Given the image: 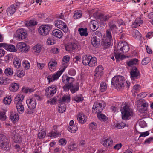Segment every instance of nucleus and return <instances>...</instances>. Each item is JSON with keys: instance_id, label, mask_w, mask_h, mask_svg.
Instances as JSON below:
<instances>
[{"instance_id": "obj_1", "label": "nucleus", "mask_w": 153, "mask_h": 153, "mask_svg": "<svg viewBox=\"0 0 153 153\" xmlns=\"http://www.w3.org/2000/svg\"><path fill=\"white\" fill-rule=\"evenodd\" d=\"M117 50L114 52V56L117 60H122L126 58V56L122 53H126L127 52L129 49V47L128 44L125 42H119L117 46Z\"/></svg>"}, {"instance_id": "obj_2", "label": "nucleus", "mask_w": 153, "mask_h": 153, "mask_svg": "<svg viewBox=\"0 0 153 153\" xmlns=\"http://www.w3.org/2000/svg\"><path fill=\"white\" fill-rule=\"evenodd\" d=\"M122 118L123 120H128L133 115L132 109L127 105H126L122 107L120 109Z\"/></svg>"}, {"instance_id": "obj_3", "label": "nucleus", "mask_w": 153, "mask_h": 153, "mask_svg": "<svg viewBox=\"0 0 153 153\" xmlns=\"http://www.w3.org/2000/svg\"><path fill=\"white\" fill-rule=\"evenodd\" d=\"M25 96L23 95L18 94L14 98V102L18 112L20 114L22 113L24 111L23 105L22 104Z\"/></svg>"}, {"instance_id": "obj_4", "label": "nucleus", "mask_w": 153, "mask_h": 153, "mask_svg": "<svg viewBox=\"0 0 153 153\" xmlns=\"http://www.w3.org/2000/svg\"><path fill=\"white\" fill-rule=\"evenodd\" d=\"M10 141L4 135L0 134V148L8 151L10 149Z\"/></svg>"}, {"instance_id": "obj_5", "label": "nucleus", "mask_w": 153, "mask_h": 153, "mask_svg": "<svg viewBox=\"0 0 153 153\" xmlns=\"http://www.w3.org/2000/svg\"><path fill=\"white\" fill-rule=\"evenodd\" d=\"M111 82L112 85L114 86H123L126 85L124 78L121 76H114Z\"/></svg>"}, {"instance_id": "obj_6", "label": "nucleus", "mask_w": 153, "mask_h": 153, "mask_svg": "<svg viewBox=\"0 0 153 153\" xmlns=\"http://www.w3.org/2000/svg\"><path fill=\"white\" fill-rule=\"evenodd\" d=\"M101 39L102 36L101 33L97 31L92 35L91 39V43L93 46L97 47L100 45Z\"/></svg>"}, {"instance_id": "obj_7", "label": "nucleus", "mask_w": 153, "mask_h": 153, "mask_svg": "<svg viewBox=\"0 0 153 153\" xmlns=\"http://www.w3.org/2000/svg\"><path fill=\"white\" fill-rule=\"evenodd\" d=\"M11 132V137L14 142L20 143L22 142V139L21 137L22 135V132L19 131L18 129L13 130Z\"/></svg>"}, {"instance_id": "obj_8", "label": "nucleus", "mask_w": 153, "mask_h": 153, "mask_svg": "<svg viewBox=\"0 0 153 153\" xmlns=\"http://www.w3.org/2000/svg\"><path fill=\"white\" fill-rule=\"evenodd\" d=\"M106 106V104L103 101L94 103L92 108L93 112L96 111L97 114L101 113Z\"/></svg>"}, {"instance_id": "obj_9", "label": "nucleus", "mask_w": 153, "mask_h": 153, "mask_svg": "<svg viewBox=\"0 0 153 153\" xmlns=\"http://www.w3.org/2000/svg\"><path fill=\"white\" fill-rule=\"evenodd\" d=\"M66 68V66H64L63 68L60 70H59L54 74L48 76L47 77V79L48 80V82L50 83L55 80H57L65 70Z\"/></svg>"}, {"instance_id": "obj_10", "label": "nucleus", "mask_w": 153, "mask_h": 153, "mask_svg": "<svg viewBox=\"0 0 153 153\" xmlns=\"http://www.w3.org/2000/svg\"><path fill=\"white\" fill-rule=\"evenodd\" d=\"M51 29V26L50 25H42L39 27V32L41 35L46 36L49 33Z\"/></svg>"}, {"instance_id": "obj_11", "label": "nucleus", "mask_w": 153, "mask_h": 153, "mask_svg": "<svg viewBox=\"0 0 153 153\" xmlns=\"http://www.w3.org/2000/svg\"><path fill=\"white\" fill-rule=\"evenodd\" d=\"M16 46L19 51L22 53H26L29 51L28 46L24 42H19Z\"/></svg>"}, {"instance_id": "obj_12", "label": "nucleus", "mask_w": 153, "mask_h": 153, "mask_svg": "<svg viewBox=\"0 0 153 153\" xmlns=\"http://www.w3.org/2000/svg\"><path fill=\"white\" fill-rule=\"evenodd\" d=\"M55 26L62 30L65 32L68 31V28L66 24L60 20H56L55 23Z\"/></svg>"}, {"instance_id": "obj_13", "label": "nucleus", "mask_w": 153, "mask_h": 153, "mask_svg": "<svg viewBox=\"0 0 153 153\" xmlns=\"http://www.w3.org/2000/svg\"><path fill=\"white\" fill-rule=\"evenodd\" d=\"M55 87H48L45 90V94L48 98L52 97L56 93L57 90Z\"/></svg>"}, {"instance_id": "obj_14", "label": "nucleus", "mask_w": 153, "mask_h": 153, "mask_svg": "<svg viewBox=\"0 0 153 153\" xmlns=\"http://www.w3.org/2000/svg\"><path fill=\"white\" fill-rule=\"evenodd\" d=\"M106 37L104 40V44L106 45H110L112 40V34L110 30L108 29L106 31Z\"/></svg>"}, {"instance_id": "obj_15", "label": "nucleus", "mask_w": 153, "mask_h": 153, "mask_svg": "<svg viewBox=\"0 0 153 153\" xmlns=\"http://www.w3.org/2000/svg\"><path fill=\"white\" fill-rule=\"evenodd\" d=\"M16 34L18 39L19 40L24 39L26 38V31L22 28L17 30L16 31Z\"/></svg>"}, {"instance_id": "obj_16", "label": "nucleus", "mask_w": 153, "mask_h": 153, "mask_svg": "<svg viewBox=\"0 0 153 153\" xmlns=\"http://www.w3.org/2000/svg\"><path fill=\"white\" fill-rule=\"evenodd\" d=\"M26 102L30 109H33L36 107V102L35 99L32 98L30 100H27Z\"/></svg>"}, {"instance_id": "obj_17", "label": "nucleus", "mask_w": 153, "mask_h": 153, "mask_svg": "<svg viewBox=\"0 0 153 153\" xmlns=\"http://www.w3.org/2000/svg\"><path fill=\"white\" fill-rule=\"evenodd\" d=\"M130 74L131 77L133 79H137L140 76V73L138 70L135 67L132 68Z\"/></svg>"}, {"instance_id": "obj_18", "label": "nucleus", "mask_w": 153, "mask_h": 153, "mask_svg": "<svg viewBox=\"0 0 153 153\" xmlns=\"http://www.w3.org/2000/svg\"><path fill=\"white\" fill-rule=\"evenodd\" d=\"M62 80L68 84L67 86H73V82L74 80V79L73 78L69 77L67 76H63Z\"/></svg>"}, {"instance_id": "obj_19", "label": "nucleus", "mask_w": 153, "mask_h": 153, "mask_svg": "<svg viewBox=\"0 0 153 153\" xmlns=\"http://www.w3.org/2000/svg\"><path fill=\"white\" fill-rule=\"evenodd\" d=\"M113 142L111 138H105L102 139L101 143L105 147H107L111 145Z\"/></svg>"}, {"instance_id": "obj_20", "label": "nucleus", "mask_w": 153, "mask_h": 153, "mask_svg": "<svg viewBox=\"0 0 153 153\" xmlns=\"http://www.w3.org/2000/svg\"><path fill=\"white\" fill-rule=\"evenodd\" d=\"M103 68L102 66L101 65H99L97 66L96 68L95 71V76H101L103 74Z\"/></svg>"}, {"instance_id": "obj_21", "label": "nucleus", "mask_w": 153, "mask_h": 153, "mask_svg": "<svg viewBox=\"0 0 153 153\" xmlns=\"http://www.w3.org/2000/svg\"><path fill=\"white\" fill-rule=\"evenodd\" d=\"M77 48V45L75 43H69L65 47L66 51L71 52L74 51Z\"/></svg>"}, {"instance_id": "obj_22", "label": "nucleus", "mask_w": 153, "mask_h": 153, "mask_svg": "<svg viewBox=\"0 0 153 153\" xmlns=\"http://www.w3.org/2000/svg\"><path fill=\"white\" fill-rule=\"evenodd\" d=\"M57 62L56 61H50L48 63V68L50 71L53 72L56 69Z\"/></svg>"}, {"instance_id": "obj_23", "label": "nucleus", "mask_w": 153, "mask_h": 153, "mask_svg": "<svg viewBox=\"0 0 153 153\" xmlns=\"http://www.w3.org/2000/svg\"><path fill=\"white\" fill-rule=\"evenodd\" d=\"M59 103L61 104L65 103L66 102H69L70 101V97L69 95H64L62 98L59 100Z\"/></svg>"}, {"instance_id": "obj_24", "label": "nucleus", "mask_w": 153, "mask_h": 153, "mask_svg": "<svg viewBox=\"0 0 153 153\" xmlns=\"http://www.w3.org/2000/svg\"><path fill=\"white\" fill-rule=\"evenodd\" d=\"M140 101L141 102L143 103V104H142L140 107L139 111L140 112L142 113L144 112L145 111L147 110L148 104L144 100H141Z\"/></svg>"}, {"instance_id": "obj_25", "label": "nucleus", "mask_w": 153, "mask_h": 153, "mask_svg": "<svg viewBox=\"0 0 153 153\" xmlns=\"http://www.w3.org/2000/svg\"><path fill=\"white\" fill-rule=\"evenodd\" d=\"M16 7V5L13 4L9 7L7 10V14L9 16L13 15L15 12Z\"/></svg>"}, {"instance_id": "obj_26", "label": "nucleus", "mask_w": 153, "mask_h": 153, "mask_svg": "<svg viewBox=\"0 0 153 153\" xmlns=\"http://www.w3.org/2000/svg\"><path fill=\"white\" fill-rule=\"evenodd\" d=\"M77 119L80 123H84L87 120V117L82 113H80L77 116Z\"/></svg>"}, {"instance_id": "obj_27", "label": "nucleus", "mask_w": 153, "mask_h": 153, "mask_svg": "<svg viewBox=\"0 0 153 153\" xmlns=\"http://www.w3.org/2000/svg\"><path fill=\"white\" fill-rule=\"evenodd\" d=\"M143 22V20L140 18H137L133 23L132 27L133 28H137Z\"/></svg>"}, {"instance_id": "obj_28", "label": "nucleus", "mask_w": 153, "mask_h": 153, "mask_svg": "<svg viewBox=\"0 0 153 153\" xmlns=\"http://www.w3.org/2000/svg\"><path fill=\"white\" fill-rule=\"evenodd\" d=\"M10 117L11 120L14 123L17 122L19 119L18 114L14 112H12L10 113Z\"/></svg>"}, {"instance_id": "obj_29", "label": "nucleus", "mask_w": 153, "mask_h": 153, "mask_svg": "<svg viewBox=\"0 0 153 153\" xmlns=\"http://www.w3.org/2000/svg\"><path fill=\"white\" fill-rule=\"evenodd\" d=\"M139 60L136 58H133L131 59L129 61H128L126 62V63L127 65L130 67H131L134 65L138 64Z\"/></svg>"}, {"instance_id": "obj_30", "label": "nucleus", "mask_w": 153, "mask_h": 153, "mask_svg": "<svg viewBox=\"0 0 153 153\" xmlns=\"http://www.w3.org/2000/svg\"><path fill=\"white\" fill-rule=\"evenodd\" d=\"M5 49L11 52H14L17 51L15 46L11 44L7 43Z\"/></svg>"}, {"instance_id": "obj_31", "label": "nucleus", "mask_w": 153, "mask_h": 153, "mask_svg": "<svg viewBox=\"0 0 153 153\" xmlns=\"http://www.w3.org/2000/svg\"><path fill=\"white\" fill-rule=\"evenodd\" d=\"M52 33L53 36L59 38H61L62 36V31L58 29L54 30L52 32Z\"/></svg>"}, {"instance_id": "obj_32", "label": "nucleus", "mask_w": 153, "mask_h": 153, "mask_svg": "<svg viewBox=\"0 0 153 153\" xmlns=\"http://www.w3.org/2000/svg\"><path fill=\"white\" fill-rule=\"evenodd\" d=\"M112 16L111 14L104 15L101 14L99 16V19L102 21H105L108 20L112 17Z\"/></svg>"}, {"instance_id": "obj_33", "label": "nucleus", "mask_w": 153, "mask_h": 153, "mask_svg": "<svg viewBox=\"0 0 153 153\" xmlns=\"http://www.w3.org/2000/svg\"><path fill=\"white\" fill-rule=\"evenodd\" d=\"M116 22L113 20L111 21L108 23V25L110 29L112 31L115 30L117 29V27L116 25Z\"/></svg>"}, {"instance_id": "obj_34", "label": "nucleus", "mask_w": 153, "mask_h": 153, "mask_svg": "<svg viewBox=\"0 0 153 153\" xmlns=\"http://www.w3.org/2000/svg\"><path fill=\"white\" fill-rule=\"evenodd\" d=\"M91 56L85 55L82 57V62L83 64L85 65H88Z\"/></svg>"}, {"instance_id": "obj_35", "label": "nucleus", "mask_w": 153, "mask_h": 153, "mask_svg": "<svg viewBox=\"0 0 153 153\" xmlns=\"http://www.w3.org/2000/svg\"><path fill=\"white\" fill-rule=\"evenodd\" d=\"M97 114L98 118L101 121L105 122L108 121V118L104 114L99 113Z\"/></svg>"}, {"instance_id": "obj_36", "label": "nucleus", "mask_w": 153, "mask_h": 153, "mask_svg": "<svg viewBox=\"0 0 153 153\" xmlns=\"http://www.w3.org/2000/svg\"><path fill=\"white\" fill-rule=\"evenodd\" d=\"M97 65V58L94 57H90L88 65L90 67H94Z\"/></svg>"}, {"instance_id": "obj_37", "label": "nucleus", "mask_w": 153, "mask_h": 153, "mask_svg": "<svg viewBox=\"0 0 153 153\" xmlns=\"http://www.w3.org/2000/svg\"><path fill=\"white\" fill-rule=\"evenodd\" d=\"M26 26L27 27L33 26L37 24L36 22L33 20H30L29 21H27L25 22Z\"/></svg>"}, {"instance_id": "obj_38", "label": "nucleus", "mask_w": 153, "mask_h": 153, "mask_svg": "<svg viewBox=\"0 0 153 153\" xmlns=\"http://www.w3.org/2000/svg\"><path fill=\"white\" fill-rule=\"evenodd\" d=\"M87 30V28H80L78 29V31L81 36H87L88 35Z\"/></svg>"}, {"instance_id": "obj_39", "label": "nucleus", "mask_w": 153, "mask_h": 153, "mask_svg": "<svg viewBox=\"0 0 153 153\" xmlns=\"http://www.w3.org/2000/svg\"><path fill=\"white\" fill-rule=\"evenodd\" d=\"M33 51L36 54H38L39 53L41 50V46L40 45H36L34 46L33 48Z\"/></svg>"}, {"instance_id": "obj_40", "label": "nucleus", "mask_w": 153, "mask_h": 153, "mask_svg": "<svg viewBox=\"0 0 153 153\" xmlns=\"http://www.w3.org/2000/svg\"><path fill=\"white\" fill-rule=\"evenodd\" d=\"M78 146L75 143H71L68 146V149L70 151H76Z\"/></svg>"}, {"instance_id": "obj_41", "label": "nucleus", "mask_w": 153, "mask_h": 153, "mask_svg": "<svg viewBox=\"0 0 153 153\" xmlns=\"http://www.w3.org/2000/svg\"><path fill=\"white\" fill-rule=\"evenodd\" d=\"M4 72L6 76H11L13 74V69L12 68L8 67L5 69Z\"/></svg>"}, {"instance_id": "obj_42", "label": "nucleus", "mask_w": 153, "mask_h": 153, "mask_svg": "<svg viewBox=\"0 0 153 153\" xmlns=\"http://www.w3.org/2000/svg\"><path fill=\"white\" fill-rule=\"evenodd\" d=\"M133 37L135 39L139 40L141 36V34L137 30H134L132 33Z\"/></svg>"}, {"instance_id": "obj_43", "label": "nucleus", "mask_w": 153, "mask_h": 153, "mask_svg": "<svg viewBox=\"0 0 153 153\" xmlns=\"http://www.w3.org/2000/svg\"><path fill=\"white\" fill-rule=\"evenodd\" d=\"M82 15V12L81 10H77L75 11L73 17L74 19H77L81 17Z\"/></svg>"}, {"instance_id": "obj_44", "label": "nucleus", "mask_w": 153, "mask_h": 153, "mask_svg": "<svg viewBox=\"0 0 153 153\" xmlns=\"http://www.w3.org/2000/svg\"><path fill=\"white\" fill-rule=\"evenodd\" d=\"M97 25V22L95 20H93L90 22V26L91 28L93 30H95L97 29L96 25Z\"/></svg>"}, {"instance_id": "obj_45", "label": "nucleus", "mask_w": 153, "mask_h": 153, "mask_svg": "<svg viewBox=\"0 0 153 153\" xmlns=\"http://www.w3.org/2000/svg\"><path fill=\"white\" fill-rule=\"evenodd\" d=\"M78 128V127L75 125L69 126L68 128V131L72 133L75 132L77 130Z\"/></svg>"}, {"instance_id": "obj_46", "label": "nucleus", "mask_w": 153, "mask_h": 153, "mask_svg": "<svg viewBox=\"0 0 153 153\" xmlns=\"http://www.w3.org/2000/svg\"><path fill=\"white\" fill-rule=\"evenodd\" d=\"M12 101L11 99V97L10 96L8 97H6L4 98L3 100V102L5 105H9L10 104Z\"/></svg>"}, {"instance_id": "obj_47", "label": "nucleus", "mask_w": 153, "mask_h": 153, "mask_svg": "<svg viewBox=\"0 0 153 153\" xmlns=\"http://www.w3.org/2000/svg\"><path fill=\"white\" fill-rule=\"evenodd\" d=\"M13 58V56L11 54H7L5 57L4 60L6 63H8L12 60Z\"/></svg>"}, {"instance_id": "obj_48", "label": "nucleus", "mask_w": 153, "mask_h": 153, "mask_svg": "<svg viewBox=\"0 0 153 153\" xmlns=\"http://www.w3.org/2000/svg\"><path fill=\"white\" fill-rule=\"evenodd\" d=\"M50 136L52 137H56L60 136L61 134L59 132H56V131H55V132L52 131L50 133Z\"/></svg>"}, {"instance_id": "obj_49", "label": "nucleus", "mask_w": 153, "mask_h": 153, "mask_svg": "<svg viewBox=\"0 0 153 153\" xmlns=\"http://www.w3.org/2000/svg\"><path fill=\"white\" fill-rule=\"evenodd\" d=\"M126 124L123 122L119 123H117L115 125L116 127L119 129H122L125 126Z\"/></svg>"}, {"instance_id": "obj_50", "label": "nucleus", "mask_w": 153, "mask_h": 153, "mask_svg": "<svg viewBox=\"0 0 153 153\" xmlns=\"http://www.w3.org/2000/svg\"><path fill=\"white\" fill-rule=\"evenodd\" d=\"M151 61L149 57H146L144 58L142 61V64L143 65H146L149 63Z\"/></svg>"}, {"instance_id": "obj_51", "label": "nucleus", "mask_w": 153, "mask_h": 153, "mask_svg": "<svg viewBox=\"0 0 153 153\" xmlns=\"http://www.w3.org/2000/svg\"><path fill=\"white\" fill-rule=\"evenodd\" d=\"M70 56L68 55L65 56H64L62 63L63 64H65V63H68L70 60Z\"/></svg>"}, {"instance_id": "obj_52", "label": "nucleus", "mask_w": 153, "mask_h": 153, "mask_svg": "<svg viewBox=\"0 0 153 153\" xmlns=\"http://www.w3.org/2000/svg\"><path fill=\"white\" fill-rule=\"evenodd\" d=\"M47 43L48 45H53L55 43V41L51 38H48L47 41Z\"/></svg>"}, {"instance_id": "obj_53", "label": "nucleus", "mask_w": 153, "mask_h": 153, "mask_svg": "<svg viewBox=\"0 0 153 153\" xmlns=\"http://www.w3.org/2000/svg\"><path fill=\"white\" fill-rule=\"evenodd\" d=\"M22 65L23 67L26 69H29L30 66V63L27 61L25 60L22 62Z\"/></svg>"}, {"instance_id": "obj_54", "label": "nucleus", "mask_w": 153, "mask_h": 153, "mask_svg": "<svg viewBox=\"0 0 153 153\" xmlns=\"http://www.w3.org/2000/svg\"><path fill=\"white\" fill-rule=\"evenodd\" d=\"M8 79L5 77H0V85H5Z\"/></svg>"}, {"instance_id": "obj_55", "label": "nucleus", "mask_w": 153, "mask_h": 153, "mask_svg": "<svg viewBox=\"0 0 153 153\" xmlns=\"http://www.w3.org/2000/svg\"><path fill=\"white\" fill-rule=\"evenodd\" d=\"M13 64L15 68H19L20 66L21 62L19 60H15L13 61Z\"/></svg>"}, {"instance_id": "obj_56", "label": "nucleus", "mask_w": 153, "mask_h": 153, "mask_svg": "<svg viewBox=\"0 0 153 153\" xmlns=\"http://www.w3.org/2000/svg\"><path fill=\"white\" fill-rule=\"evenodd\" d=\"M140 90V87H133L132 90L133 94H134V95L135 96V93H138Z\"/></svg>"}, {"instance_id": "obj_57", "label": "nucleus", "mask_w": 153, "mask_h": 153, "mask_svg": "<svg viewBox=\"0 0 153 153\" xmlns=\"http://www.w3.org/2000/svg\"><path fill=\"white\" fill-rule=\"evenodd\" d=\"M152 142H153V137H151L146 139L143 143V144H149Z\"/></svg>"}, {"instance_id": "obj_58", "label": "nucleus", "mask_w": 153, "mask_h": 153, "mask_svg": "<svg viewBox=\"0 0 153 153\" xmlns=\"http://www.w3.org/2000/svg\"><path fill=\"white\" fill-rule=\"evenodd\" d=\"M66 110L65 105L62 106V105H60L59 106V109L58 110L59 112L60 113H63Z\"/></svg>"}, {"instance_id": "obj_59", "label": "nucleus", "mask_w": 153, "mask_h": 153, "mask_svg": "<svg viewBox=\"0 0 153 153\" xmlns=\"http://www.w3.org/2000/svg\"><path fill=\"white\" fill-rule=\"evenodd\" d=\"M22 90L23 92H25L26 93H27L28 92L30 93L33 92L35 90L33 88L30 89L25 88L24 87H23Z\"/></svg>"}, {"instance_id": "obj_60", "label": "nucleus", "mask_w": 153, "mask_h": 153, "mask_svg": "<svg viewBox=\"0 0 153 153\" xmlns=\"http://www.w3.org/2000/svg\"><path fill=\"white\" fill-rule=\"evenodd\" d=\"M74 100L75 101H76L77 102H79L83 101V97H78L76 96L74 98Z\"/></svg>"}, {"instance_id": "obj_61", "label": "nucleus", "mask_w": 153, "mask_h": 153, "mask_svg": "<svg viewBox=\"0 0 153 153\" xmlns=\"http://www.w3.org/2000/svg\"><path fill=\"white\" fill-rule=\"evenodd\" d=\"M46 133L44 131H42L38 134V137L40 139H43L45 137Z\"/></svg>"}, {"instance_id": "obj_62", "label": "nucleus", "mask_w": 153, "mask_h": 153, "mask_svg": "<svg viewBox=\"0 0 153 153\" xmlns=\"http://www.w3.org/2000/svg\"><path fill=\"white\" fill-rule=\"evenodd\" d=\"M6 118L5 113L4 112H0V120L3 121L6 119Z\"/></svg>"}, {"instance_id": "obj_63", "label": "nucleus", "mask_w": 153, "mask_h": 153, "mask_svg": "<svg viewBox=\"0 0 153 153\" xmlns=\"http://www.w3.org/2000/svg\"><path fill=\"white\" fill-rule=\"evenodd\" d=\"M147 94L146 93L144 92L143 93L142 92L138 94L137 95V97L138 98L140 99L141 100H142L141 99V98H144L147 95Z\"/></svg>"}, {"instance_id": "obj_64", "label": "nucleus", "mask_w": 153, "mask_h": 153, "mask_svg": "<svg viewBox=\"0 0 153 153\" xmlns=\"http://www.w3.org/2000/svg\"><path fill=\"white\" fill-rule=\"evenodd\" d=\"M56 99L54 97L49 100L47 101V103H50L51 104L53 105L55 103Z\"/></svg>"}]
</instances>
